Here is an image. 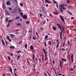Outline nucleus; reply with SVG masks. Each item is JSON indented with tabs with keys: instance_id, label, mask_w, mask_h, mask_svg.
<instances>
[{
	"instance_id": "obj_22",
	"label": "nucleus",
	"mask_w": 76,
	"mask_h": 76,
	"mask_svg": "<svg viewBox=\"0 0 76 76\" xmlns=\"http://www.w3.org/2000/svg\"><path fill=\"white\" fill-rule=\"evenodd\" d=\"M67 13H69L70 15H72V14L70 12H69V10H68Z\"/></svg>"
},
{
	"instance_id": "obj_55",
	"label": "nucleus",
	"mask_w": 76,
	"mask_h": 76,
	"mask_svg": "<svg viewBox=\"0 0 76 76\" xmlns=\"http://www.w3.org/2000/svg\"><path fill=\"white\" fill-rule=\"evenodd\" d=\"M59 46V45L57 44V46H56V48H57Z\"/></svg>"
},
{
	"instance_id": "obj_6",
	"label": "nucleus",
	"mask_w": 76,
	"mask_h": 76,
	"mask_svg": "<svg viewBox=\"0 0 76 76\" xmlns=\"http://www.w3.org/2000/svg\"><path fill=\"white\" fill-rule=\"evenodd\" d=\"M1 41L2 43V45H4V47H5V43H4V41L3 40V39H1Z\"/></svg>"
},
{
	"instance_id": "obj_12",
	"label": "nucleus",
	"mask_w": 76,
	"mask_h": 76,
	"mask_svg": "<svg viewBox=\"0 0 76 76\" xmlns=\"http://www.w3.org/2000/svg\"><path fill=\"white\" fill-rule=\"evenodd\" d=\"M20 18V16H19L18 17H16L15 18V20H17V19H19Z\"/></svg>"
},
{
	"instance_id": "obj_59",
	"label": "nucleus",
	"mask_w": 76,
	"mask_h": 76,
	"mask_svg": "<svg viewBox=\"0 0 76 76\" xmlns=\"http://www.w3.org/2000/svg\"><path fill=\"white\" fill-rule=\"evenodd\" d=\"M69 44H70V42H69V41H68V45H69Z\"/></svg>"
},
{
	"instance_id": "obj_7",
	"label": "nucleus",
	"mask_w": 76,
	"mask_h": 76,
	"mask_svg": "<svg viewBox=\"0 0 76 76\" xmlns=\"http://www.w3.org/2000/svg\"><path fill=\"white\" fill-rule=\"evenodd\" d=\"M9 67L10 68V72H11V75H12L13 73L12 72V67L10 66Z\"/></svg>"
},
{
	"instance_id": "obj_37",
	"label": "nucleus",
	"mask_w": 76,
	"mask_h": 76,
	"mask_svg": "<svg viewBox=\"0 0 76 76\" xmlns=\"http://www.w3.org/2000/svg\"><path fill=\"white\" fill-rule=\"evenodd\" d=\"M45 57H47V52H45Z\"/></svg>"
},
{
	"instance_id": "obj_30",
	"label": "nucleus",
	"mask_w": 76,
	"mask_h": 76,
	"mask_svg": "<svg viewBox=\"0 0 76 76\" xmlns=\"http://www.w3.org/2000/svg\"><path fill=\"white\" fill-rule=\"evenodd\" d=\"M20 58V56H18L17 58V60H18Z\"/></svg>"
},
{
	"instance_id": "obj_57",
	"label": "nucleus",
	"mask_w": 76,
	"mask_h": 76,
	"mask_svg": "<svg viewBox=\"0 0 76 76\" xmlns=\"http://www.w3.org/2000/svg\"><path fill=\"white\" fill-rule=\"evenodd\" d=\"M46 6L47 7L48 6V4H46Z\"/></svg>"
},
{
	"instance_id": "obj_28",
	"label": "nucleus",
	"mask_w": 76,
	"mask_h": 76,
	"mask_svg": "<svg viewBox=\"0 0 76 76\" xmlns=\"http://www.w3.org/2000/svg\"><path fill=\"white\" fill-rule=\"evenodd\" d=\"M53 14H54V15H58V13H56L55 12H53Z\"/></svg>"
},
{
	"instance_id": "obj_50",
	"label": "nucleus",
	"mask_w": 76,
	"mask_h": 76,
	"mask_svg": "<svg viewBox=\"0 0 76 76\" xmlns=\"http://www.w3.org/2000/svg\"><path fill=\"white\" fill-rule=\"evenodd\" d=\"M32 36V35H31L30 36H29V38L30 39V40H31V37Z\"/></svg>"
},
{
	"instance_id": "obj_39",
	"label": "nucleus",
	"mask_w": 76,
	"mask_h": 76,
	"mask_svg": "<svg viewBox=\"0 0 76 76\" xmlns=\"http://www.w3.org/2000/svg\"><path fill=\"white\" fill-rule=\"evenodd\" d=\"M18 10L20 13V12H21V10H20V8H18Z\"/></svg>"
},
{
	"instance_id": "obj_52",
	"label": "nucleus",
	"mask_w": 76,
	"mask_h": 76,
	"mask_svg": "<svg viewBox=\"0 0 76 76\" xmlns=\"http://www.w3.org/2000/svg\"><path fill=\"white\" fill-rule=\"evenodd\" d=\"M16 34H19V32H16Z\"/></svg>"
},
{
	"instance_id": "obj_24",
	"label": "nucleus",
	"mask_w": 76,
	"mask_h": 76,
	"mask_svg": "<svg viewBox=\"0 0 76 76\" xmlns=\"http://www.w3.org/2000/svg\"><path fill=\"white\" fill-rule=\"evenodd\" d=\"M72 7L71 6H68V9H70V8H72Z\"/></svg>"
},
{
	"instance_id": "obj_64",
	"label": "nucleus",
	"mask_w": 76,
	"mask_h": 76,
	"mask_svg": "<svg viewBox=\"0 0 76 76\" xmlns=\"http://www.w3.org/2000/svg\"><path fill=\"white\" fill-rule=\"evenodd\" d=\"M66 50V49H65L63 48V49L62 50H63V51H64Z\"/></svg>"
},
{
	"instance_id": "obj_63",
	"label": "nucleus",
	"mask_w": 76,
	"mask_h": 76,
	"mask_svg": "<svg viewBox=\"0 0 76 76\" xmlns=\"http://www.w3.org/2000/svg\"><path fill=\"white\" fill-rule=\"evenodd\" d=\"M45 46H47V45L46 44V42H45Z\"/></svg>"
},
{
	"instance_id": "obj_38",
	"label": "nucleus",
	"mask_w": 76,
	"mask_h": 76,
	"mask_svg": "<svg viewBox=\"0 0 76 76\" xmlns=\"http://www.w3.org/2000/svg\"><path fill=\"white\" fill-rule=\"evenodd\" d=\"M45 61H47V60H48V57H47V56H45Z\"/></svg>"
},
{
	"instance_id": "obj_48",
	"label": "nucleus",
	"mask_w": 76,
	"mask_h": 76,
	"mask_svg": "<svg viewBox=\"0 0 76 76\" xmlns=\"http://www.w3.org/2000/svg\"><path fill=\"white\" fill-rule=\"evenodd\" d=\"M36 38V37H35H35H34V36L33 37V39H34V40H35Z\"/></svg>"
},
{
	"instance_id": "obj_27",
	"label": "nucleus",
	"mask_w": 76,
	"mask_h": 76,
	"mask_svg": "<svg viewBox=\"0 0 76 76\" xmlns=\"http://www.w3.org/2000/svg\"><path fill=\"white\" fill-rule=\"evenodd\" d=\"M12 13L13 14L15 13H16V11L14 10H13L12 11Z\"/></svg>"
},
{
	"instance_id": "obj_43",
	"label": "nucleus",
	"mask_w": 76,
	"mask_h": 76,
	"mask_svg": "<svg viewBox=\"0 0 76 76\" xmlns=\"http://www.w3.org/2000/svg\"><path fill=\"white\" fill-rule=\"evenodd\" d=\"M53 2H54V3L55 4H56L57 3V2H56V1H55L54 0H53Z\"/></svg>"
},
{
	"instance_id": "obj_42",
	"label": "nucleus",
	"mask_w": 76,
	"mask_h": 76,
	"mask_svg": "<svg viewBox=\"0 0 76 76\" xmlns=\"http://www.w3.org/2000/svg\"><path fill=\"white\" fill-rule=\"evenodd\" d=\"M10 25V23H8V24L7 25V28L8 27H9V26Z\"/></svg>"
},
{
	"instance_id": "obj_53",
	"label": "nucleus",
	"mask_w": 76,
	"mask_h": 76,
	"mask_svg": "<svg viewBox=\"0 0 76 76\" xmlns=\"http://www.w3.org/2000/svg\"><path fill=\"white\" fill-rule=\"evenodd\" d=\"M10 49H12V46H10Z\"/></svg>"
},
{
	"instance_id": "obj_29",
	"label": "nucleus",
	"mask_w": 76,
	"mask_h": 76,
	"mask_svg": "<svg viewBox=\"0 0 76 76\" xmlns=\"http://www.w3.org/2000/svg\"><path fill=\"white\" fill-rule=\"evenodd\" d=\"M48 43L50 44V45H51V42L50 41H48Z\"/></svg>"
},
{
	"instance_id": "obj_16",
	"label": "nucleus",
	"mask_w": 76,
	"mask_h": 76,
	"mask_svg": "<svg viewBox=\"0 0 76 76\" xmlns=\"http://www.w3.org/2000/svg\"><path fill=\"white\" fill-rule=\"evenodd\" d=\"M10 1H7V6H9V3H10Z\"/></svg>"
},
{
	"instance_id": "obj_23",
	"label": "nucleus",
	"mask_w": 76,
	"mask_h": 76,
	"mask_svg": "<svg viewBox=\"0 0 76 76\" xmlns=\"http://www.w3.org/2000/svg\"><path fill=\"white\" fill-rule=\"evenodd\" d=\"M7 58H8L9 59V61H10V60H11V58H10V57H9V56H7Z\"/></svg>"
},
{
	"instance_id": "obj_51",
	"label": "nucleus",
	"mask_w": 76,
	"mask_h": 76,
	"mask_svg": "<svg viewBox=\"0 0 76 76\" xmlns=\"http://www.w3.org/2000/svg\"><path fill=\"white\" fill-rule=\"evenodd\" d=\"M14 10L16 12V11H18V9H15Z\"/></svg>"
},
{
	"instance_id": "obj_17",
	"label": "nucleus",
	"mask_w": 76,
	"mask_h": 76,
	"mask_svg": "<svg viewBox=\"0 0 76 76\" xmlns=\"http://www.w3.org/2000/svg\"><path fill=\"white\" fill-rule=\"evenodd\" d=\"M14 36H15V35H14V34H10V37L11 38H13V37H14Z\"/></svg>"
},
{
	"instance_id": "obj_49",
	"label": "nucleus",
	"mask_w": 76,
	"mask_h": 76,
	"mask_svg": "<svg viewBox=\"0 0 76 76\" xmlns=\"http://www.w3.org/2000/svg\"><path fill=\"white\" fill-rule=\"evenodd\" d=\"M60 36H62V33H61V32L60 33Z\"/></svg>"
},
{
	"instance_id": "obj_62",
	"label": "nucleus",
	"mask_w": 76,
	"mask_h": 76,
	"mask_svg": "<svg viewBox=\"0 0 76 76\" xmlns=\"http://www.w3.org/2000/svg\"><path fill=\"white\" fill-rule=\"evenodd\" d=\"M44 75H45V76H47V75L46 74V73L44 72Z\"/></svg>"
},
{
	"instance_id": "obj_54",
	"label": "nucleus",
	"mask_w": 76,
	"mask_h": 76,
	"mask_svg": "<svg viewBox=\"0 0 76 76\" xmlns=\"http://www.w3.org/2000/svg\"><path fill=\"white\" fill-rule=\"evenodd\" d=\"M22 41H20L19 42V44H22Z\"/></svg>"
},
{
	"instance_id": "obj_34",
	"label": "nucleus",
	"mask_w": 76,
	"mask_h": 76,
	"mask_svg": "<svg viewBox=\"0 0 76 76\" xmlns=\"http://www.w3.org/2000/svg\"><path fill=\"white\" fill-rule=\"evenodd\" d=\"M43 58H44V56L43 55L42 56V62H43V61H44Z\"/></svg>"
},
{
	"instance_id": "obj_36",
	"label": "nucleus",
	"mask_w": 76,
	"mask_h": 76,
	"mask_svg": "<svg viewBox=\"0 0 76 76\" xmlns=\"http://www.w3.org/2000/svg\"><path fill=\"white\" fill-rule=\"evenodd\" d=\"M43 50L44 53L46 52L45 51V49L44 48L43 49Z\"/></svg>"
},
{
	"instance_id": "obj_5",
	"label": "nucleus",
	"mask_w": 76,
	"mask_h": 76,
	"mask_svg": "<svg viewBox=\"0 0 76 76\" xmlns=\"http://www.w3.org/2000/svg\"><path fill=\"white\" fill-rule=\"evenodd\" d=\"M57 25L58 27L61 30V31H62V28H61V26H60V24H59L58 23H57Z\"/></svg>"
},
{
	"instance_id": "obj_33",
	"label": "nucleus",
	"mask_w": 76,
	"mask_h": 76,
	"mask_svg": "<svg viewBox=\"0 0 76 76\" xmlns=\"http://www.w3.org/2000/svg\"><path fill=\"white\" fill-rule=\"evenodd\" d=\"M27 62L28 64H30V62L29 61V60L27 59Z\"/></svg>"
},
{
	"instance_id": "obj_60",
	"label": "nucleus",
	"mask_w": 76,
	"mask_h": 76,
	"mask_svg": "<svg viewBox=\"0 0 76 76\" xmlns=\"http://www.w3.org/2000/svg\"><path fill=\"white\" fill-rule=\"evenodd\" d=\"M56 6L57 8H58V4H56Z\"/></svg>"
},
{
	"instance_id": "obj_35",
	"label": "nucleus",
	"mask_w": 76,
	"mask_h": 76,
	"mask_svg": "<svg viewBox=\"0 0 76 76\" xmlns=\"http://www.w3.org/2000/svg\"><path fill=\"white\" fill-rule=\"evenodd\" d=\"M20 15H21L22 17L23 16V13L22 12H20Z\"/></svg>"
},
{
	"instance_id": "obj_46",
	"label": "nucleus",
	"mask_w": 76,
	"mask_h": 76,
	"mask_svg": "<svg viewBox=\"0 0 76 76\" xmlns=\"http://www.w3.org/2000/svg\"><path fill=\"white\" fill-rule=\"evenodd\" d=\"M47 73L48 76H50V74H49V72H48V71L47 72Z\"/></svg>"
},
{
	"instance_id": "obj_3",
	"label": "nucleus",
	"mask_w": 76,
	"mask_h": 76,
	"mask_svg": "<svg viewBox=\"0 0 76 76\" xmlns=\"http://www.w3.org/2000/svg\"><path fill=\"white\" fill-rule=\"evenodd\" d=\"M22 17L24 19H27V16H26V15H24Z\"/></svg>"
},
{
	"instance_id": "obj_26",
	"label": "nucleus",
	"mask_w": 76,
	"mask_h": 76,
	"mask_svg": "<svg viewBox=\"0 0 76 76\" xmlns=\"http://www.w3.org/2000/svg\"><path fill=\"white\" fill-rule=\"evenodd\" d=\"M36 35L37 36L38 38H39V36L38 35V33H37V32H36Z\"/></svg>"
},
{
	"instance_id": "obj_25",
	"label": "nucleus",
	"mask_w": 76,
	"mask_h": 76,
	"mask_svg": "<svg viewBox=\"0 0 76 76\" xmlns=\"http://www.w3.org/2000/svg\"><path fill=\"white\" fill-rule=\"evenodd\" d=\"M45 39H47V38H48V36H47V35H46L45 36Z\"/></svg>"
},
{
	"instance_id": "obj_2",
	"label": "nucleus",
	"mask_w": 76,
	"mask_h": 76,
	"mask_svg": "<svg viewBox=\"0 0 76 76\" xmlns=\"http://www.w3.org/2000/svg\"><path fill=\"white\" fill-rule=\"evenodd\" d=\"M71 61L72 63H73V61H74V59H73V55H72L71 56Z\"/></svg>"
},
{
	"instance_id": "obj_1",
	"label": "nucleus",
	"mask_w": 76,
	"mask_h": 76,
	"mask_svg": "<svg viewBox=\"0 0 76 76\" xmlns=\"http://www.w3.org/2000/svg\"><path fill=\"white\" fill-rule=\"evenodd\" d=\"M66 7L67 6L66 5L64 4H63L59 6V7H61V8H60V10H61V13H62V12H63V10H66V8L65 7Z\"/></svg>"
},
{
	"instance_id": "obj_41",
	"label": "nucleus",
	"mask_w": 76,
	"mask_h": 76,
	"mask_svg": "<svg viewBox=\"0 0 76 76\" xmlns=\"http://www.w3.org/2000/svg\"><path fill=\"white\" fill-rule=\"evenodd\" d=\"M39 62H40V63H41V58H39Z\"/></svg>"
},
{
	"instance_id": "obj_44",
	"label": "nucleus",
	"mask_w": 76,
	"mask_h": 76,
	"mask_svg": "<svg viewBox=\"0 0 76 76\" xmlns=\"http://www.w3.org/2000/svg\"><path fill=\"white\" fill-rule=\"evenodd\" d=\"M22 51L20 50H19L17 52V53H21Z\"/></svg>"
},
{
	"instance_id": "obj_21",
	"label": "nucleus",
	"mask_w": 76,
	"mask_h": 76,
	"mask_svg": "<svg viewBox=\"0 0 76 76\" xmlns=\"http://www.w3.org/2000/svg\"><path fill=\"white\" fill-rule=\"evenodd\" d=\"M25 47L26 49L27 48V47H28L27 44H26L25 45Z\"/></svg>"
},
{
	"instance_id": "obj_15",
	"label": "nucleus",
	"mask_w": 76,
	"mask_h": 76,
	"mask_svg": "<svg viewBox=\"0 0 76 76\" xmlns=\"http://www.w3.org/2000/svg\"><path fill=\"white\" fill-rule=\"evenodd\" d=\"M2 7L4 9H6V7H5V5H4V4H3L2 5Z\"/></svg>"
},
{
	"instance_id": "obj_20",
	"label": "nucleus",
	"mask_w": 76,
	"mask_h": 76,
	"mask_svg": "<svg viewBox=\"0 0 76 76\" xmlns=\"http://www.w3.org/2000/svg\"><path fill=\"white\" fill-rule=\"evenodd\" d=\"M33 61H34V60H35V55L33 54Z\"/></svg>"
},
{
	"instance_id": "obj_9",
	"label": "nucleus",
	"mask_w": 76,
	"mask_h": 76,
	"mask_svg": "<svg viewBox=\"0 0 76 76\" xmlns=\"http://www.w3.org/2000/svg\"><path fill=\"white\" fill-rule=\"evenodd\" d=\"M52 28H53V31H56V29H57V27H54L53 26H52Z\"/></svg>"
},
{
	"instance_id": "obj_45",
	"label": "nucleus",
	"mask_w": 76,
	"mask_h": 76,
	"mask_svg": "<svg viewBox=\"0 0 76 76\" xmlns=\"http://www.w3.org/2000/svg\"><path fill=\"white\" fill-rule=\"evenodd\" d=\"M39 15L40 17L41 18H42V14L40 13Z\"/></svg>"
},
{
	"instance_id": "obj_61",
	"label": "nucleus",
	"mask_w": 76,
	"mask_h": 76,
	"mask_svg": "<svg viewBox=\"0 0 76 76\" xmlns=\"http://www.w3.org/2000/svg\"><path fill=\"white\" fill-rule=\"evenodd\" d=\"M3 15L2 16L1 18V19H3Z\"/></svg>"
},
{
	"instance_id": "obj_14",
	"label": "nucleus",
	"mask_w": 76,
	"mask_h": 76,
	"mask_svg": "<svg viewBox=\"0 0 76 76\" xmlns=\"http://www.w3.org/2000/svg\"><path fill=\"white\" fill-rule=\"evenodd\" d=\"M13 20H8V23H10V22H13Z\"/></svg>"
},
{
	"instance_id": "obj_31",
	"label": "nucleus",
	"mask_w": 76,
	"mask_h": 76,
	"mask_svg": "<svg viewBox=\"0 0 76 76\" xmlns=\"http://www.w3.org/2000/svg\"><path fill=\"white\" fill-rule=\"evenodd\" d=\"M26 24H29V21H26Z\"/></svg>"
},
{
	"instance_id": "obj_8",
	"label": "nucleus",
	"mask_w": 76,
	"mask_h": 76,
	"mask_svg": "<svg viewBox=\"0 0 76 76\" xmlns=\"http://www.w3.org/2000/svg\"><path fill=\"white\" fill-rule=\"evenodd\" d=\"M7 39L10 42H11L12 40L11 39H10V38H9V36H7Z\"/></svg>"
},
{
	"instance_id": "obj_19",
	"label": "nucleus",
	"mask_w": 76,
	"mask_h": 76,
	"mask_svg": "<svg viewBox=\"0 0 76 76\" xmlns=\"http://www.w3.org/2000/svg\"><path fill=\"white\" fill-rule=\"evenodd\" d=\"M16 25L17 26H21V24H20V23H18L16 24Z\"/></svg>"
},
{
	"instance_id": "obj_13",
	"label": "nucleus",
	"mask_w": 76,
	"mask_h": 76,
	"mask_svg": "<svg viewBox=\"0 0 76 76\" xmlns=\"http://www.w3.org/2000/svg\"><path fill=\"white\" fill-rule=\"evenodd\" d=\"M5 12H6V13L7 15H10V13L8 12H7V11H6Z\"/></svg>"
},
{
	"instance_id": "obj_11",
	"label": "nucleus",
	"mask_w": 76,
	"mask_h": 76,
	"mask_svg": "<svg viewBox=\"0 0 76 76\" xmlns=\"http://www.w3.org/2000/svg\"><path fill=\"white\" fill-rule=\"evenodd\" d=\"M60 62V65L61 68V65H63V63H62V61H59Z\"/></svg>"
},
{
	"instance_id": "obj_18",
	"label": "nucleus",
	"mask_w": 76,
	"mask_h": 76,
	"mask_svg": "<svg viewBox=\"0 0 76 76\" xmlns=\"http://www.w3.org/2000/svg\"><path fill=\"white\" fill-rule=\"evenodd\" d=\"M30 48L31 50H33L34 49V47L32 46L31 45L30 47Z\"/></svg>"
},
{
	"instance_id": "obj_47",
	"label": "nucleus",
	"mask_w": 76,
	"mask_h": 76,
	"mask_svg": "<svg viewBox=\"0 0 76 76\" xmlns=\"http://www.w3.org/2000/svg\"><path fill=\"white\" fill-rule=\"evenodd\" d=\"M20 6H22V7H23V4H22V3L20 4Z\"/></svg>"
},
{
	"instance_id": "obj_58",
	"label": "nucleus",
	"mask_w": 76,
	"mask_h": 76,
	"mask_svg": "<svg viewBox=\"0 0 76 76\" xmlns=\"http://www.w3.org/2000/svg\"><path fill=\"white\" fill-rule=\"evenodd\" d=\"M55 61H54V60H53V64H54V63H55Z\"/></svg>"
},
{
	"instance_id": "obj_40",
	"label": "nucleus",
	"mask_w": 76,
	"mask_h": 76,
	"mask_svg": "<svg viewBox=\"0 0 76 76\" xmlns=\"http://www.w3.org/2000/svg\"><path fill=\"white\" fill-rule=\"evenodd\" d=\"M6 21L7 22H8V18H6Z\"/></svg>"
},
{
	"instance_id": "obj_10",
	"label": "nucleus",
	"mask_w": 76,
	"mask_h": 76,
	"mask_svg": "<svg viewBox=\"0 0 76 76\" xmlns=\"http://www.w3.org/2000/svg\"><path fill=\"white\" fill-rule=\"evenodd\" d=\"M45 2H46L47 3H49L50 4V3H51V1H50L48 0H45Z\"/></svg>"
},
{
	"instance_id": "obj_4",
	"label": "nucleus",
	"mask_w": 76,
	"mask_h": 76,
	"mask_svg": "<svg viewBox=\"0 0 76 76\" xmlns=\"http://www.w3.org/2000/svg\"><path fill=\"white\" fill-rule=\"evenodd\" d=\"M60 16L61 18V20H62V22H64V23H65V22H64V19L62 17V16L60 15Z\"/></svg>"
},
{
	"instance_id": "obj_56",
	"label": "nucleus",
	"mask_w": 76,
	"mask_h": 76,
	"mask_svg": "<svg viewBox=\"0 0 76 76\" xmlns=\"http://www.w3.org/2000/svg\"><path fill=\"white\" fill-rule=\"evenodd\" d=\"M52 67L53 68V69L54 70V72H55V69H54V67H53V66L52 65Z\"/></svg>"
},
{
	"instance_id": "obj_32",
	"label": "nucleus",
	"mask_w": 76,
	"mask_h": 76,
	"mask_svg": "<svg viewBox=\"0 0 76 76\" xmlns=\"http://www.w3.org/2000/svg\"><path fill=\"white\" fill-rule=\"evenodd\" d=\"M67 3H69V4H71V3L70 2V1H68V0H67Z\"/></svg>"
}]
</instances>
